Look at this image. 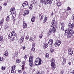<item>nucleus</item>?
<instances>
[{
  "label": "nucleus",
  "instance_id": "f257e3e1",
  "mask_svg": "<svg viewBox=\"0 0 74 74\" xmlns=\"http://www.w3.org/2000/svg\"><path fill=\"white\" fill-rule=\"evenodd\" d=\"M50 26L51 29L49 31L48 34H51L55 33L56 32V28H57L58 27V25L55 20L52 21Z\"/></svg>",
  "mask_w": 74,
  "mask_h": 74
},
{
  "label": "nucleus",
  "instance_id": "f03ea898",
  "mask_svg": "<svg viewBox=\"0 0 74 74\" xmlns=\"http://www.w3.org/2000/svg\"><path fill=\"white\" fill-rule=\"evenodd\" d=\"M74 32L73 30L68 28L65 31V35H67L69 36V37H71V36H73Z\"/></svg>",
  "mask_w": 74,
  "mask_h": 74
},
{
  "label": "nucleus",
  "instance_id": "7ed1b4c3",
  "mask_svg": "<svg viewBox=\"0 0 74 74\" xmlns=\"http://www.w3.org/2000/svg\"><path fill=\"white\" fill-rule=\"evenodd\" d=\"M35 64L36 66L40 65L41 64V59L39 58H37L35 61Z\"/></svg>",
  "mask_w": 74,
  "mask_h": 74
},
{
  "label": "nucleus",
  "instance_id": "20e7f679",
  "mask_svg": "<svg viewBox=\"0 0 74 74\" xmlns=\"http://www.w3.org/2000/svg\"><path fill=\"white\" fill-rule=\"evenodd\" d=\"M29 65L31 67L33 66V57L32 56H31L29 59Z\"/></svg>",
  "mask_w": 74,
  "mask_h": 74
},
{
  "label": "nucleus",
  "instance_id": "39448f33",
  "mask_svg": "<svg viewBox=\"0 0 74 74\" xmlns=\"http://www.w3.org/2000/svg\"><path fill=\"white\" fill-rule=\"evenodd\" d=\"M68 27H70L71 29H73L74 28V24L72 23L71 25V23L70 22L69 23V24L68 25Z\"/></svg>",
  "mask_w": 74,
  "mask_h": 74
},
{
  "label": "nucleus",
  "instance_id": "423d86ee",
  "mask_svg": "<svg viewBox=\"0 0 74 74\" xmlns=\"http://www.w3.org/2000/svg\"><path fill=\"white\" fill-rule=\"evenodd\" d=\"M23 29H26L27 26V24L26 22L23 21Z\"/></svg>",
  "mask_w": 74,
  "mask_h": 74
},
{
  "label": "nucleus",
  "instance_id": "0eeeda50",
  "mask_svg": "<svg viewBox=\"0 0 74 74\" xmlns=\"http://www.w3.org/2000/svg\"><path fill=\"white\" fill-rule=\"evenodd\" d=\"M51 69L52 70H54L56 68V67H55V63L52 62L51 63Z\"/></svg>",
  "mask_w": 74,
  "mask_h": 74
},
{
  "label": "nucleus",
  "instance_id": "6e6552de",
  "mask_svg": "<svg viewBox=\"0 0 74 74\" xmlns=\"http://www.w3.org/2000/svg\"><path fill=\"white\" fill-rule=\"evenodd\" d=\"M68 52L69 54L70 55H72L73 54V50L71 49H69Z\"/></svg>",
  "mask_w": 74,
  "mask_h": 74
},
{
  "label": "nucleus",
  "instance_id": "1a4fd4ad",
  "mask_svg": "<svg viewBox=\"0 0 74 74\" xmlns=\"http://www.w3.org/2000/svg\"><path fill=\"white\" fill-rule=\"evenodd\" d=\"M66 60H67V59L66 58H64L63 59V61L62 62V64L64 65L65 64V63H66Z\"/></svg>",
  "mask_w": 74,
  "mask_h": 74
},
{
  "label": "nucleus",
  "instance_id": "9d476101",
  "mask_svg": "<svg viewBox=\"0 0 74 74\" xmlns=\"http://www.w3.org/2000/svg\"><path fill=\"white\" fill-rule=\"evenodd\" d=\"M29 14V11L26 10L25 11L23 15L24 16H25L26 15H28Z\"/></svg>",
  "mask_w": 74,
  "mask_h": 74
},
{
  "label": "nucleus",
  "instance_id": "9b49d317",
  "mask_svg": "<svg viewBox=\"0 0 74 74\" xmlns=\"http://www.w3.org/2000/svg\"><path fill=\"white\" fill-rule=\"evenodd\" d=\"M15 10V7H13L12 8H11L10 9L11 14H12V12H14V11Z\"/></svg>",
  "mask_w": 74,
  "mask_h": 74
},
{
  "label": "nucleus",
  "instance_id": "f8f14e48",
  "mask_svg": "<svg viewBox=\"0 0 74 74\" xmlns=\"http://www.w3.org/2000/svg\"><path fill=\"white\" fill-rule=\"evenodd\" d=\"M49 44L52 45L53 44V40L52 39H50L48 42Z\"/></svg>",
  "mask_w": 74,
  "mask_h": 74
},
{
  "label": "nucleus",
  "instance_id": "ddd939ff",
  "mask_svg": "<svg viewBox=\"0 0 74 74\" xmlns=\"http://www.w3.org/2000/svg\"><path fill=\"white\" fill-rule=\"evenodd\" d=\"M48 46V45L47 43H45L44 45L43 48L44 49H45L46 48H47Z\"/></svg>",
  "mask_w": 74,
  "mask_h": 74
},
{
  "label": "nucleus",
  "instance_id": "4468645a",
  "mask_svg": "<svg viewBox=\"0 0 74 74\" xmlns=\"http://www.w3.org/2000/svg\"><path fill=\"white\" fill-rule=\"evenodd\" d=\"M16 34V33H15V31H13L11 33V36H15Z\"/></svg>",
  "mask_w": 74,
  "mask_h": 74
},
{
  "label": "nucleus",
  "instance_id": "2eb2a0df",
  "mask_svg": "<svg viewBox=\"0 0 74 74\" xmlns=\"http://www.w3.org/2000/svg\"><path fill=\"white\" fill-rule=\"evenodd\" d=\"M24 40V38H21L19 40L20 42V43H22L23 42Z\"/></svg>",
  "mask_w": 74,
  "mask_h": 74
},
{
  "label": "nucleus",
  "instance_id": "dca6fc26",
  "mask_svg": "<svg viewBox=\"0 0 74 74\" xmlns=\"http://www.w3.org/2000/svg\"><path fill=\"white\" fill-rule=\"evenodd\" d=\"M7 51L8 50H6L5 51V53L4 54L5 56H8V53Z\"/></svg>",
  "mask_w": 74,
  "mask_h": 74
},
{
  "label": "nucleus",
  "instance_id": "f3484780",
  "mask_svg": "<svg viewBox=\"0 0 74 74\" xmlns=\"http://www.w3.org/2000/svg\"><path fill=\"white\" fill-rule=\"evenodd\" d=\"M16 12H15L14 13L13 15H12V17L13 18V19H14L15 17H16Z\"/></svg>",
  "mask_w": 74,
  "mask_h": 74
},
{
  "label": "nucleus",
  "instance_id": "a211bd4d",
  "mask_svg": "<svg viewBox=\"0 0 74 74\" xmlns=\"http://www.w3.org/2000/svg\"><path fill=\"white\" fill-rule=\"evenodd\" d=\"M34 21H35V17L33 16L31 18V21L32 22H34Z\"/></svg>",
  "mask_w": 74,
  "mask_h": 74
},
{
  "label": "nucleus",
  "instance_id": "6ab92c4d",
  "mask_svg": "<svg viewBox=\"0 0 74 74\" xmlns=\"http://www.w3.org/2000/svg\"><path fill=\"white\" fill-rule=\"evenodd\" d=\"M47 21V16H45L44 20L43 21V23H45L46 22V21Z\"/></svg>",
  "mask_w": 74,
  "mask_h": 74
},
{
  "label": "nucleus",
  "instance_id": "aec40b11",
  "mask_svg": "<svg viewBox=\"0 0 74 74\" xmlns=\"http://www.w3.org/2000/svg\"><path fill=\"white\" fill-rule=\"evenodd\" d=\"M56 42L58 45V46H59L61 44V41L60 40H57Z\"/></svg>",
  "mask_w": 74,
  "mask_h": 74
},
{
  "label": "nucleus",
  "instance_id": "412c9836",
  "mask_svg": "<svg viewBox=\"0 0 74 74\" xmlns=\"http://www.w3.org/2000/svg\"><path fill=\"white\" fill-rule=\"evenodd\" d=\"M0 41L1 42L3 41V35L1 36H0Z\"/></svg>",
  "mask_w": 74,
  "mask_h": 74
},
{
  "label": "nucleus",
  "instance_id": "4be33fe9",
  "mask_svg": "<svg viewBox=\"0 0 74 74\" xmlns=\"http://www.w3.org/2000/svg\"><path fill=\"white\" fill-rule=\"evenodd\" d=\"M40 21H41L44 19V15H42L40 17Z\"/></svg>",
  "mask_w": 74,
  "mask_h": 74
},
{
  "label": "nucleus",
  "instance_id": "5701e85b",
  "mask_svg": "<svg viewBox=\"0 0 74 74\" xmlns=\"http://www.w3.org/2000/svg\"><path fill=\"white\" fill-rule=\"evenodd\" d=\"M16 62L17 63H19L21 62V60L19 59H17L16 60Z\"/></svg>",
  "mask_w": 74,
  "mask_h": 74
},
{
  "label": "nucleus",
  "instance_id": "b1692460",
  "mask_svg": "<svg viewBox=\"0 0 74 74\" xmlns=\"http://www.w3.org/2000/svg\"><path fill=\"white\" fill-rule=\"evenodd\" d=\"M62 5L61 3L60 2H58L57 3V5L58 6V7H60Z\"/></svg>",
  "mask_w": 74,
  "mask_h": 74
},
{
  "label": "nucleus",
  "instance_id": "393cba45",
  "mask_svg": "<svg viewBox=\"0 0 74 74\" xmlns=\"http://www.w3.org/2000/svg\"><path fill=\"white\" fill-rule=\"evenodd\" d=\"M1 69L2 70H3V71H4V70H5V66H2V67L1 68Z\"/></svg>",
  "mask_w": 74,
  "mask_h": 74
},
{
  "label": "nucleus",
  "instance_id": "a878e982",
  "mask_svg": "<svg viewBox=\"0 0 74 74\" xmlns=\"http://www.w3.org/2000/svg\"><path fill=\"white\" fill-rule=\"evenodd\" d=\"M55 59L54 58H53L52 60L50 61L51 63H55Z\"/></svg>",
  "mask_w": 74,
  "mask_h": 74
},
{
  "label": "nucleus",
  "instance_id": "bb28decb",
  "mask_svg": "<svg viewBox=\"0 0 74 74\" xmlns=\"http://www.w3.org/2000/svg\"><path fill=\"white\" fill-rule=\"evenodd\" d=\"M34 39L33 38V37H31L29 39V41H34Z\"/></svg>",
  "mask_w": 74,
  "mask_h": 74
},
{
  "label": "nucleus",
  "instance_id": "cd10ccee",
  "mask_svg": "<svg viewBox=\"0 0 74 74\" xmlns=\"http://www.w3.org/2000/svg\"><path fill=\"white\" fill-rule=\"evenodd\" d=\"M14 56L15 58H16V57H17V56H18V53H17V52L15 53L14 55Z\"/></svg>",
  "mask_w": 74,
  "mask_h": 74
},
{
  "label": "nucleus",
  "instance_id": "c85d7f7f",
  "mask_svg": "<svg viewBox=\"0 0 74 74\" xmlns=\"http://www.w3.org/2000/svg\"><path fill=\"white\" fill-rule=\"evenodd\" d=\"M9 27L8 26V25H6L5 26V29H7Z\"/></svg>",
  "mask_w": 74,
  "mask_h": 74
},
{
  "label": "nucleus",
  "instance_id": "c756f323",
  "mask_svg": "<svg viewBox=\"0 0 74 74\" xmlns=\"http://www.w3.org/2000/svg\"><path fill=\"white\" fill-rule=\"evenodd\" d=\"M49 54L48 53H47L45 55V58H49Z\"/></svg>",
  "mask_w": 74,
  "mask_h": 74
},
{
  "label": "nucleus",
  "instance_id": "7c9ffc66",
  "mask_svg": "<svg viewBox=\"0 0 74 74\" xmlns=\"http://www.w3.org/2000/svg\"><path fill=\"white\" fill-rule=\"evenodd\" d=\"M24 3L26 4V5H28L29 2L27 1H25Z\"/></svg>",
  "mask_w": 74,
  "mask_h": 74
},
{
  "label": "nucleus",
  "instance_id": "2f4dec72",
  "mask_svg": "<svg viewBox=\"0 0 74 74\" xmlns=\"http://www.w3.org/2000/svg\"><path fill=\"white\" fill-rule=\"evenodd\" d=\"M14 70H15V69H14L13 68V67H12V69L11 70V73H14Z\"/></svg>",
  "mask_w": 74,
  "mask_h": 74
},
{
  "label": "nucleus",
  "instance_id": "473e14b6",
  "mask_svg": "<svg viewBox=\"0 0 74 74\" xmlns=\"http://www.w3.org/2000/svg\"><path fill=\"white\" fill-rule=\"evenodd\" d=\"M6 21L7 22H9L10 21V17L8 16L6 18Z\"/></svg>",
  "mask_w": 74,
  "mask_h": 74
},
{
  "label": "nucleus",
  "instance_id": "72a5a7b5",
  "mask_svg": "<svg viewBox=\"0 0 74 74\" xmlns=\"http://www.w3.org/2000/svg\"><path fill=\"white\" fill-rule=\"evenodd\" d=\"M27 5L24 2L22 4V7H23V8H25L26 6H27Z\"/></svg>",
  "mask_w": 74,
  "mask_h": 74
},
{
  "label": "nucleus",
  "instance_id": "f704fd0d",
  "mask_svg": "<svg viewBox=\"0 0 74 74\" xmlns=\"http://www.w3.org/2000/svg\"><path fill=\"white\" fill-rule=\"evenodd\" d=\"M29 8L30 10H32V8H33V5L32 4H31L30 6V7H29Z\"/></svg>",
  "mask_w": 74,
  "mask_h": 74
},
{
  "label": "nucleus",
  "instance_id": "c9c22d12",
  "mask_svg": "<svg viewBox=\"0 0 74 74\" xmlns=\"http://www.w3.org/2000/svg\"><path fill=\"white\" fill-rule=\"evenodd\" d=\"M36 46V44L34 43H33L32 44V48H34Z\"/></svg>",
  "mask_w": 74,
  "mask_h": 74
},
{
  "label": "nucleus",
  "instance_id": "e433bc0d",
  "mask_svg": "<svg viewBox=\"0 0 74 74\" xmlns=\"http://www.w3.org/2000/svg\"><path fill=\"white\" fill-rule=\"evenodd\" d=\"M23 71H24V65H23L22 66V69H21Z\"/></svg>",
  "mask_w": 74,
  "mask_h": 74
},
{
  "label": "nucleus",
  "instance_id": "4c0bfd02",
  "mask_svg": "<svg viewBox=\"0 0 74 74\" xmlns=\"http://www.w3.org/2000/svg\"><path fill=\"white\" fill-rule=\"evenodd\" d=\"M3 57H0V62H1L3 61Z\"/></svg>",
  "mask_w": 74,
  "mask_h": 74
},
{
  "label": "nucleus",
  "instance_id": "58836bf2",
  "mask_svg": "<svg viewBox=\"0 0 74 74\" xmlns=\"http://www.w3.org/2000/svg\"><path fill=\"white\" fill-rule=\"evenodd\" d=\"M54 45L56 47H57V46H58V43L57 42H55L54 44Z\"/></svg>",
  "mask_w": 74,
  "mask_h": 74
},
{
  "label": "nucleus",
  "instance_id": "ea45409f",
  "mask_svg": "<svg viewBox=\"0 0 74 74\" xmlns=\"http://www.w3.org/2000/svg\"><path fill=\"white\" fill-rule=\"evenodd\" d=\"M53 51H54L53 49H51L50 50V52L51 53H52L53 52Z\"/></svg>",
  "mask_w": 74,
  "mask_h": 74
},
{
  "label": "nucleus",
  "instance_id": "a19ab883",
  "mask_svg": "<svg viewBox=\"0 0 74 74\" xmlns=\"http://www.w3.org/2000/svg\"><path fill=\"white\" fill-rule=\"evenodd\" d=\"M67 11H70L71 10V8H70L69 7H68L67 8Z\"/></svg>",
  "mask_w": 74,
  "mask_h": 74
},
{
  "label": "nucleus",
  "instance_id": "79ce46f5",
  "mask_svg": "<svg viewBox=\"0 0 74 74\" xmlns=\"http://www.w3.org/2000/svg\"><path fill=\"white\" fill-rule=\"evenodd\" d=\"M45 0H40V2L42 3H45Z\"/></svg>",
  "mask_w": 74,
  "mask_h": 74
},
{
  "label": "nucleus",
  "instance_id": "37998d69",
  "mask_svg": "<svg viewBox=\"0 0 74 74\" xmlns=\"http://www.w3.org/2000/svg\"><path fill=\"white\" fill-rule=\"evenodd\" d=\"M4 19H2L0 21V24H1L2 23H3V22H4Z\"/></svg>",
  "mask_w": 74,
  "mask_h": 74
},
{
  "label": "nucleus",
  "instance_id": "c03bdc74",
  "mask_svg": "<svg viewBox=\"0 0 74 74\" xmlns=\"http://www.w3.org/2000/svg\"><path fill=\"white\" fill-rule=\"evenodd\" d=\"M61 29L62 31H63L64 30V26H62L61 28Z\"/></svg>",
  "mask_w": 74,
  "mask_h": 74
},
{
  "label": "nucleus",
  "instance_id": "a18cd8bd",
  "mask_svg": "<svg viewBox=\"0 0 74 74\" xmlns=\"http://www.w3.org/2000/svg\"><path fill=\"white\" fill-rule=\"evenodd\" d=\"M17 71L18 72V73L19 74H21L22 73V71L21 70Z\"/></svg>",
  "mask_w": 74,
  "mask_h": 74
},
{
  "label": "nucleus",
  "instance_id": "49530a36",
  "mask_svg": "<svg viewBox=\"0 0 74 74\" xmlns=\"http://www.w3.org/2000/svg\"><path fill=\"white\" fill-rule=\"evenodd\" d=\"M28 55H25L24 58L25 60H26V59H27V57Z\"/></svg>",
  "mask_w": 74,
  "mask_h": 74
},
{
  "label": "nucleus",
  "instance_id": "de8ad7c7",
  "mask_svg": "<svg viewBox=\"0 0 74 74\" xmlns=\"http://www.w3.org/2000/svg\"><path fill=\"white\" fill-rule=\"evenodd\" d=\"M31 51H32L33 52H34V51H35V48H34V47H32L31 49Z\"/></svg>",
  "mask_w": 74,
  "mask_h": 74
},
{
  "label": "nucleus",
  "instance_id": "09e8293b",
  "mask_svg": "<svg viewBox=\"0 0 74 74\" xmlns=\"http://www.w3.org/2000/svg\"><path fill=\"white\" fill-rule=\"evenodd\" d=\"M64 22H63L61 23V26H64Z\"/></svg>",
  "mask_w": 74,
  "mask_h": 74
},
{
  "label": "nucleus",
  "instance_id": "8fccbe9b",
  "mask_svg": "<svg viewBox=\"0 0 74 74\" xmlns=\"http://www.w3.org/2000/svg\"><path fill=\"white\" fill-rule=\"evenodd\" d=\"M8 38H9V39H10V38H11V35H10V34H8Z\"/></svg>",
  "mask_w": 74,
  "mask_h": 74
},
{
  "label": "nucleus",
  "instance_id": "3c124183",
  "mask_svg": "<svg viewBox=\"0 0 74 74\" xmlns=\"http://www.w3.org/2000/svg\"><path fill=\"white\" fill-rule=\"evenodd\" d=\"M22 48H23V50H25V49L26 48V47H25V45H24V46L22 47Z\"/></svg>",
  "mask_w": 74,
  "mask_h": 74
},
{
  "label": "nucleus",
  "instance_id": "603ef678",
  "mask_svg": "<svg viewBox=\"0 0 74 74\" xmlns=\"http://www.w3.org/2000/svg\"><path fill=\"white\" fill-rule=\"evenodd\" d=\"M39 37L40 38H41L42 37V35L41 34L39 36Z\"/></svg>",
  "mask_w": 74,
  "mask_h": 74
},
{
  "label": "nucleus",
  "instance_id": "864d4df0",
  "mask_svg": "<svg viewBox=\"0 0 74 74\" xmlns=\"http://www.w3.org/2000/svg\"><path fill=\"white\" fill-rule=\"evenodd\" d=\"M29 38V36L28 35H27L26 37V39L27 40H28Z\"/></svg>",
  "mask_w": 74,
  "mask_h": 74
},
{
  "label": "nucleus",
  "instance_id": "5fc2aeb1",
  "mask_svg": "<svg viewBox=\"0 0 74 74\" xmlns=\"http://www.w3.org/2000/svg\"><path fill=\"white\" fill-rule=\"evenodd\" d=\"M16 67V66L15 65H14V66H12V67L13 68V69L14 70H15V67Z\"/></svg>",
  "mask_w": 74,
  "mask_h": 74
},
{
  "label": "nucleus",
  "instance_id": "6e6d98bb",
  "mask_svg": "<svg viewBox=\"0 0 74 74\" xmlns=\"http://www.w3.org/2000/svg\"><path fill=\"white\" fill-rule=\"evenodd\" d=\"M22 64H23V65H24V64H25V61H23V62H22Z\"/></svg>",
  "mask_w": 74,
  "mask_h": 74
},
{
  "label": "nucleus",
  "instance_id": "4d7b16f0",
  "mask_svg": "<svg viewBox=\"0 0 74 74\" xmlns=\"http://www.w3.org/2000/svg\"><path fill=\"white\" fill-rule=\"evenodd\" d=\"M63 73H64V71L63 70H62L61 71V74H63Z\"/></svg>",
  "mask_w": 74,
  "mask_h": 74
},
{
  "label": "nucleus",
  "instance_id": "13d9d810",
  "mask_svg": "<svg viewBox=\"0 0 74 74\" xmlns=\"http://www.w3.org/2000/svg\"><path fill=\"white\" fill-rule=\"evenodd\" d=\"M15 40V37H13L12 38V41H14Z\"/></svg>",
  "mask_w": 74,
  "mask_h": 74
},
{
  "label": "nucleus",
  "instance_id": "bf43d9fd",
  "mask_svg": "<svg viewBox=\"0 0 74 74\" xmlns=\"http://www.w3.org/2000/svg\"><path fill=\"white\" fill-rule=\"evenodd\" d=\"M72 20H73V21H74V14H73L72 15Z\"/></svg>",
  "mask_w": 74,
  "mask_h": 74
},
{
  "label": "nucleus",
  "instance_id": "052dcab7",
  "mask_svg": "<svg viewBox=\"0 0 74 74\" xmlns=\"http://www.w3.org/2000/svg\"><path fill=\"white\" fill-rule=\"evenodd\" d=\"M71 73L72 74H74V70L72 71Z\"/></svg>",
  "mask_w": 74,
  "mask_h": 74
},
{
  "label": "nucleus",
  "instance_id": "680f3d73",
  "mask_svg": "<svg viewBox=\"0 0 74 74\" xmlns=\"http://www.w3.org/2000/svg\"><path fill=\"white\" fill-rule=\"evenodd\" d=\"M68 64L70 66L71 65V63L70 62H68Z\"/></svg>",
  "mask_w": 74,
  "mask_h": 74
},
{
  "label": "nucleus",
  "instance_id": "e2e57ef3",
  "mask_svg": "<svg viewBox=\"0 0 74 74\" xmlns=\"http://www.w3.org/2000/svg\"><path fill=\"white\" fill-rule=\"evenodd\" d=\"M41 15H42V13L40 14L39 15V17H40L41 16Z\"/></svg>",
  "mask_w": 74,
  "mask_h": 74
},
{
  "label": "nucleus",
  "instance_id": "0e129e2a",
  "mask_svg": "<svg viewBox=\"0 0 74 74\" xmlns=\"http://www.w3.org/2000/svg\"><path fill=\"white\" fill-rule=\"evenodd\" d=\"M23 74H27L26 72L25 71H24L23 72Z\"/></svg>",
  "mask_w": 74,
  "mask_h": 74
},
{
  "label": "nucleus",
  "instance_id": "69168bd1",
  "mask_svg": "<svg viewBox=\"0 0 74 74\" xmlns=\"http://www.w3.org/2000/svg\"><path fill=\"white\" fill-rule=\"evenodd\" d=\"M2 10V7L0 6V10Z\"/></svg>",
  "mask_w": 74,
  "mask_h": 74
},
{
  "label": "nucleus",
  "instance_id": "338daca9",
  "mask_svg": "<svg viewBox=\"0 0 74 74\" xmlns=\"http://www.w3.org/2000/svg\"><path fill=\"white\" fill-rule=\"evenodd\" d=\"M4 5L6 6V5H7V3H4Z\"/></svg>",
  "mask_w": 74,
  "mask_h": 74
},
{
  "label": "nucleus",
  "instance_id": "774afa93",
  "mask_svg": "<svg viewBox=\"0 0 74 74\" xmlns=\"http://www.w3.org/2000/svg\"><path fill=\"white\" fill-rule=\"evenodd\" d=\"M51 15V16H53V12H52Z\"/></svg>",
  "mask_w": 74,
  "mask_h": 74
}]
</instances>
